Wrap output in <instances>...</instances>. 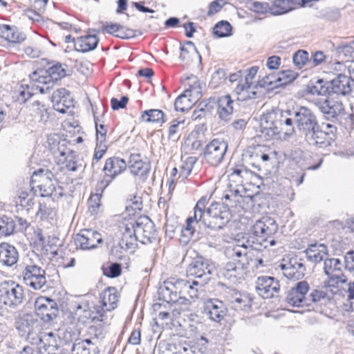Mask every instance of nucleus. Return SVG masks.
Listing matches in <instances>:
<instances>
[{"label": "nucleus", "mask_w": 354, "mask_h": 354, "mask_svg": "<svg viewBox=\"0 0 354 354\" xmlns=\"http://www.w3.org/2000/svg\"><path fill=\"white\" fill-rule=\"evenodd\" d=\"M319 124L315 112L305 106L284 110L273 109L261 119V136L266 140L288 139L296 133L295 127L305 137Z\"/></svg>", "instance_id": "1"}, {"label": "nucleus", "mask_w": 354, "mask_h": 354, "mask_svg": "<svg viewBox=\"0 0 354 354\" xmlns=\"http://www.w3.org/2000/svg\"><path fill=\"white\" fill-rule=\"evenodd\" d=\"M215 267L208 259L197 257L187 268V275L195 278L192 281L178 278H170L158 289V298L167 304L186 305L190 299L198 298L202 288L212 279Z\"/></svg>", "instance_id": "2"}, {"label": "nucleus", "mask_w": 354, "mask_h": 354, "mask_svg": "<svg viewBox=\"0 0 354 354\" xmlns=\"http://www.w3.org/2000/svg\"><path fill=\"white\" fill-rule=\"evenodd\" d=\"M278 230V225L275 220L269 216H264L257 221L252 227V233L249 235L245 245H236L229 247L226 250L227 255L232 259V261L226 263L225 276L228 278L240 277L247 269L249 261L247 257L246 249L250 247L260 250L258 246L267 248L269 246L274 245L276 241L272 239Z\"/></svg>", "instance_id": "3"}, {"label": "nucleus", "mask_w": 354, "mask_h": 354, "mask_svg": "<svg viewBox=\"0 0 354 354\" xmlns=\"http://www.w3.org/2000/svg\"><path fill=\"white\" fill-rule=\"evenodd\" d=\"M121 239L119 245L124 250H132L140 241L142 244L151 243L156 239V230L148 216H140L135 221H128L120 225Z\"/></svg>", "instance_id": "4"}, {"label": "nucleus", "mask_w": 354, "mask_h": 354, "mask_svg": "<svg viewBox=\"0 0 354 354\" xmlns=\"http://www.w3.org/2000/svg\"><path fill=\"white\" fill-rule=\"evenodd\" d=\"M54 174L47 169H39L35 171L30 180L32 191L41 197H50L53 201H58L64 196V189L56 186Z\"/></svg>", "instance_id": "5"}, {"label": "nucleus", "mask_w": 354, "mask_h": 354, "mask_svg": "<svg viewBox=\"0 0 354 354\" xmlns=\"http://www.w3.org/2000/svg\"><path fill=\"white\" fill-rule=\"evenodd\" d=\"M231 214L227 205L223 203H212L206 210L201 223L205 227L211 230L223 229L230 221Z\"/></svg>", "instance_id": "6"}, {"label": "nucleus", "mask_w": 354, "mask_h": 354, "mask_svg": "<svg viewBox=\"0 0 354 354\" xmlns=\"http://www.w3.org/2000/svg\"><path fill=\"white\" fill-rule=\"evenodd\" d=\"M337 128L331 124L323 123L313 129L305 137V140L310 145L324 149L329 147L336 138Z\"/></svg>", "instance_id": "7"}, {"label": "nucleus", "mask_w": 354, "mask_h": 354, "mask_svg": "<svg viewBox=\"0 0 354 354\" xmlns=\"http://www.w3.org/2000/svg\"><path fill=\"white\" fill-rule=\"evenodd\" d=\"M28 261L21 272L24 283L33 290H41L46 284V271L32 259Z\"/></svg>", "instance_id": "8"}, {"label": "nucleus", "mask_w": 354, "mask_h": 354, "mask_svg": "<svg viewBox=\"0 0 354 354\" xmlns=\"http://www.w3.org/2000/svg\"><path fill=\"white\" fill-rule=\"evenodd\" d=\"M24 297V288L13 281L0 283V301L2 307L15 308L22 303Z\"/></svg>", "instance_id": "9"}, {"label": "nucleus", "mask_w": 354, "mask_h": 354, "mask_svg": "<svg viewBox=\"0 0 354 354\" xmlns=\"http://www.w3.org/2000/svg\"><path fill=\"white\" fill-rule=\"evenodd\" d=\"M312 102L326 120H336L339 116L344 113L343 103L328 95L314 97Z\"/></svg>", "instance_id": "10"}, {"label": "nucleus", "mask_w": 354, "mask_h": 354, "mask_svg": "<svg viewBox=\"0 0 354 354\" xmlns=\"http://www.w3.org/2000/svg\"><path fill=\"white\" fill-rule=\"evenodd\" d=\"M15 328L20 336L32 339L40 330V324L36 316L31 313H19L15 318Z\"/></svg>", "instance_id": "11"}, {"label": "nucleus", "mask_w": 354, "mask_h": 354, "mask_svg": "<svg viewBox=\"0 0 354 354\" xmlns=\"http://www.w3.org/2000/svg\"><path fill=\"white\" fill-rule=\"evenodd\" d=\"M283 275L290 280H299L306 272L304 261L298 256L286 257L279 265Z\"/></svg>", "instance_id": "12"}, {"label": "nucleus", "mask_w": 354, "mask_h": 354, "mask_svg": "<svg viewBox=\"0 0 354 354\" xmlns=\"http://www.w3.org/2000/svg\"><path fill=\"white\" fill-rule=\"evenodd\" d=\"M227 143L218 138L213 139L205 147L203 156L210 165L217 166L221 163L227 150Z\"/></svg>", "instance_id": "13"}, {"label": "nucleus", "mask_w": 354, "mask_h": 354, "mask_svg": "<svg viewBox=\"0 0 354 354\" xmlns=\"http://www.w3.org/2000/svg\"><path fill=\"white\" fill-rule=\"evenodd\" d=\"M256 290L259 295L264 299L277 297L280 291L279 281L273 277H259L256 281Z\"/></svg>", "instance_id": "14"}, {"label": "nucleus", "mask_w": 354, "mask_h": 354, "mask_svg": "<svg viewBox=\"0 0 354 354\" xmlns=\"http://www.w3.org/2000/svg\"><path fill=\"white\" fill-rule=\"evenodd\" d=\"M35 316L44 322L48 323L55 319L58 314L57 304L49 298L40 297L35 303Z\"/></svg>", "instance_id": "15"}, {"label": "nucleus", "mask_w": 354, "mask_h": 354, "mask_svg": "<svg viewBox=\"0 0 354 354\" xmlns=\"http://www.w3.org/2000/svg\"><path fill=\"white\" fill-rule=\"evenodd\" d=\"M310 290L309 285L306 281H301L287 292L285 301L293 307L306 306L307 293Z\"/></svg>", "instance_id": "16"}, {"label": "nucleus", "mask_w": 354, "mask_h": 354, "mask_svg": "<svg viewBox=\"0 0 354 354\" xmlns=\"http://www.w3.org/2000/svg\"><path fill=\"white\" fill-rule=\"evenodd\" d=\"M228 306L236 311H248L251 307L252 299L247 293L235 289H229L225 294Z\"/></svg>", "instance_id": "17"}, {"label": "nucleus", "mask_w": 354, "mask_h": 354, "mask_svg": "<svg viewBox=\"0 0 354 354\" xmlns=\"http://www.w3.org/2000/svg\"><path fill=\"white\" fill-rule=\"evenodd\" d=\"M205 203V199L199 200L194 207V216L187 218L185 227L181 229V232L185 236H192L194 232H200L201 223L206 212L204 211Z\"/></svg>", "instance_id": "18"}, {"label": "nucleus", "mask_w": 354, "mask_h": 354, "mask_svg": "<svg viewBox=\"0 0 354 354\" xmlns=\"http://www.w3.org/2000/svg\"><path fill=\"white\" fill-rule=\"evenodd\" d=\"M102 242L100 233L91 229H83L75 237L77 247L82 250H91Z\"/></svg>", "instance_id": "19"}, {"label": "nucleus", "mask_w": 354, "mask_h": 354, "mask_svg": "<svg viewBox=\"0 0 354 354\" xmlns=\"http://www.w3.org/2000/svg\"><path fill=\"white\" fill-rule=\"evenodd\" d=\"M127 166L132 175L137 176L142 182L146 180L150 171V164L142 160L139 153L130 155Z\"/></svg>", "instance_id": "20"}, {"label": "nucleus", "mask_w": 354, "mask_h": 354, "mask_svg": "<svg viewBox=\"0 0 354 354\" xmlns=\"http://www.w3.org/2000/svg\"><path fill=\"white\" fill-rule=\"evenodd\" d=\"M330 303L331 297L325 291L313 289L306 297V306L311 307L322 313Z\"/></svg>", "instance_id": "21"}, {"label": "nucleus", "mask_w": 354, "mask_h": 354, "mask_svg": "<svg viewBox=\"0 0 354 354\" xmlns=\"http://www.w3.org/2000/svg\"><path fill=\"white\" fill-rule=\"evenodd\" d=\"M53 154L57 160V163L62 165L68 171H75L78 169V164L76 160V155L72 150L64 147V145L59 146Z\"/></svg>", "instance_id": "22"}, {"label": "nucleus", "mask_w": 354, "mask_h": 354, "mask_svg": "<svg viewBox=\"0 0 354 354\" xmlns=\"http://www.w3.org/2000/svg\"><path fill=\"white\" fill-rule=\"evenodd\" d=\"M53 108L57 111L64 113L66 110L74 106V99L65 88L55 91L51 97Z\"/></svg>", "instance_id": "23"}, {"label": "nucleus", "mask_w": 354, "mask_h": 354, "mask_svg": "<svg viewBox=\"0 0 354 354\" xmlns=\"http://www.w3.org/2000/svg\"><path fill=\"white\" fill-rule=\"evenodd\" d=\"M127 167L126 161L119 157H111L106 159L103 170L107 177L111 179L106 180L105 186L117 176L122 174Z\"/></svg>", "instance_id": "24"}, {"label": "nucleus", "mask_w": 354, "mask_h": 354, "mask_svg": "<svg viewBox=\"0 0 354 354\" xmlns=\"http://www.w3.org/2000/svg\"><path fill=\"white\" fill-rule=\"evenodd\" d=\"M204 313L211 320L218 323L225 316L227 308L221 301L210 299L205 304Z\"/></svg>", "instance_id": "25"}, {"label": "nucleus", "mask_w": 354, "mask_h": 354, "mask_svg": "<svg viewBox=\"0 0 354 354\" xmlns=\"http://www.w3.org/2000/svg\"><path fill=\"white\" fill-rule=\"evenodd\" d=\"M352 80L347 75L339 74L334 79L327 83L330 93L346 95L351 92Z\"/></svg>", "instance_id": "26"}, {"label": "nucleus", "mask_w": 354, "mask_h": 354, "mask_svg": "<svg viewBox=\"0 0 354 354\" xmlns=\"http://www.w3.org/2000/svg\"><path fill=\"white\" fill-rule=\"evenodd\" d=\"M30 86H34V91L40 93H46L53 85L49 76L44 73V71H35L30 75Z\"/></svg>", "instance_id": "27"}, {"label": "nucleus", "mask_w": 354, "mask_h": 354, "mask_svg": "<svg viewBox=\"0 0 354 354\" xmlns=\"http://www.w3.org/2000/svg\"><path fill=\"white\" fill-rule=\"evenodd\" d=\"M19 260L17 249L8 243H0V263L4 266L12 267Z\"/></svg>", "instance_id": "28"}, {"label": "nucleus", "mask_w": 354, "mask_h": 354, "mask_svg": "<svg viewBox=\"0 0 354 354\" xmlns=\"http://www.w3.org/2000/svg\"><path fill=\"white\" fill-rule=\"evenodd\" d=\"M306 257L308 261L313 263H320L325 261L328 257L327 247L324 244H311L304 251Z\"/></svg>", "instance_id": "29"}, {"label": "nucleus", "mask_w": 354, "mask_h": 354, "mask_svg": "<svg viewBox=\"0 0 354 354\" xmlns=\"http://www.w3.org/2000/svg\"><path fill=\"white\" fill-rule=\"evenodd\" d=\"M119 295L115 288L108 287L100 294V305L107 311L110 312L117 308Z\"/></svg>", "instance_id": "30"}, {"label": "nucleus", "mask_w": 354, "mask_h": 354, "mask_svg": "<svg viewBox=\"0 0 354 354\" xmlns=\"http://www.w3.org/2000/svg\"><path fill=\"white\" fill-rule=\"evenodd\" d=\"M234 101L229 95L219 97L218 100L217 113L219 118L224 122H228L231 119Z\"/></svg>", "instance_id": "31"}, {"label": "nucleus", "mask_w": 354, "mask_h": 354, "mask_svg": "<svg viewBox=\"0 0 354 354\" xmlns=\"http://www.w3.org/2000/svg\"><path fill=\"white\" fill-rule=\"evenodd\" d=\"M99 43L98 37L95 35L80 37L75 41V48L82 53H87L96 48Z\"/></svg>", "instance_id": "32"}, {"label": "nucleus", "mask_w": 354, "mask_h": 354, "mask_svg": "<svg viewBox=\"0 0 354 354\" xmlns=\"http://www.w3.org/2000/svg\"><path fill=\"white\" fill-rule=\"evenodd\" d=\"M0 36L9 42L19 43L26 39V35L19 31L16 27L8 25L0 26Z\"/></svg>", "instance_id": "33"}, {"label": "nucleus", "mask_w": 354, "mask_h": 354, "mask_svg": "<svg viewBox=\"0 0 354 354\" xmlns=\"http://www.w3.org/2000/svg\"><path fill=\"white\" fill-rule=\"evenodd\" d=\"M257 86H252L244 80L240 82L235 87L234 92L238 95V100H246L248 99L254 98L257 93L254 91Z\"/></svg>", "instance_id": "34"}, {"label": "nucleus", "mask_w": 354, "mask_h": 354, "mask_svg": "<svg viewBox=\"0 0 354 354\" xmlns=\"http://www.w3.org/2000/svg\"><path fill=\"white\" fill-rule=\"evenodd\" d=\"M107 311L101 306L95 305L86 312V322L91 320V322H102L107 323Z\"/></svg>", "instance_id": "35"}, {"label": "nucleus", "mask_w": 354, "mask_h": 354, "mask_svg": "<svg viewBox=\"0 0 354 354\" xmlns=\"http://www.w3.org/2000/svg\"><path fill=\"white\" fill-rule=\"evenodd\" d=\"M307 93L312 95H316L315 97H326L330 94V90L329 86L324 84V80L319 79L315 84L310 82L307 86Z\"/></svg>", "instance_id": "36"}, {"label": "nucleus", "mask_w": 354, "mask_h": 354, "mask_svg": "<svg viewBox=\"0 0 354 354\" xmlns=\"http://www.w3.org/2000/svg\"><path fill=\"white\" fill-rule=\"evenodd\" d=\"M140 119L145 122L163 124L165 122L164 113L159 109L146 110L142 112Z\"/></svg>", "instance_id": "37"}, {"label": "nucleus", "mask_w": 354, "mask_h": 354, "mask_svg": "<svg viewBox=\"0 0 354 354\" xmlns=\"http://www.w3.org/2000/svg\"><path fill=\"white\" fill-rule=\"evenodd\" d=\"M343 264L338 259H328L324 261V270L326 275L341 274L342 272Z\"/></svg>", "instance_id": "38"}, {"label": "nucleus", "mask_w": 354, "mask_h": 354, "mask_svg": "<svg viewBox=\"0 0 354 354\" xmlns=\"http://www.w3.org/2000/svg\"><path fill=\"white\" fill-rule=\"evenodd\" d=\"M279 80H280V77H278V74L270 73L259 80L256 86L268 91L272 90L280 87Z\"/></svg>", "instance_id": "39"}, {"label": "nucleus", "mask_w": 354, "mask_h": 354, "mask_svg": "<svg viewBox=\"0 0 354 354\" xmlns=\"http://www.w3.org/2000/svg\"><path fill=\"white\" fill-rule=\"evenodd\" d=\"M14 97L20 104L25 103L30 97L35 94L34 86L30 84H21L15 93Z\"/></svg>", "instance_id": "40"}, {"label": "nucleus", "mask_w": 354, "mask_h": 354, "mask_svg": "<svg viewBox=\"0 0 354 354\" xmlns=\"http://www.w3.org/2000/svg\"><path fill=\"white\" fill-rule=\"evenodd\" d=\"M102 270L106 277L109 278H115L122 273V266L119 263L106 262L102 266Z\"/></svg>", "instance_id": "41"}, {"label": "nucleus", "mask_w": 354, "mask_h": 354, "mask_svg": "<svg viewBox=\"0 0 354 354\" xmlns=\"http://www.w3.org/2000/svg\"><path fill=\"white\" fill-rule=\"evenodd\" d=\"M15 229V224L12 218L6 216L0 218V236H9L14 232Z\"/></svg>", "instance_id": "42"}, {"label": "nucleus", "mask_w": 354, "mask_h": 354, "mask_svg": "<svg viewBox=\"0 0 354 354\" xmlns=\"http://www.w3.org/2000/svg\"><path fill=\"white\" fill-rule=\"evenodd\" d=\"M32 344H37L39 342H41L43 341H46L48 343V348L52 347V349L49 351H54L55 348L57 349V338L56 335L53 332L49 333H44L42 337H39L37 335L36 337H32Z\"/></svg>", "instance_id": "43"}, {"label": "nucleus", "mask_w": 354, "mask_h": 354, "mask_svg": "<svg viewBox=\"0 0 354 354\" xmlns=\"http://www.w3.org/2000/svg\"><path fill=\"white\" fill-rule=\"evenodd\" d=\"M44 73L48 75L54 84V82L58 81L66 75L65 69L61 64H57L50 67Z\"/></svg>", "instance_id": "44"}, {"label": "nucleus", "mask_w": 354, "mask_h": 354, "mask_svg": "<svg viewBox=\"0 0 354 354\" xmlns=\"http://www.w3.org/2000/svg\"><path fill=\"white\" fill-rule=\"evenodd\" d=\"M15 203L17 206L19 205L28 212L34 205V198L30 196L28 192H21L16 198Z\"/></svg>", "instance_id": "45"}, {"label": "nucleus", "mask_w": 354, "mask_h": 354, "mask_svg": "<svg viewBox=\"0 0 354 354\" xmlns=\"http://www.w3.org/2000/svg\"><path fill=\"white\" fill-rule=\"evenodd\" d=\"M227 77V71L224 68H218L212 74L209 85L215 88L225 83Z\"/></svg>", "instance_id": "46"}, {"label": "nucleus", "mask_w": 354, "mask_h": 354, "mask_svg": "<svg viewBox=\"0 0 354 354\" xmlns=\"http://www.w3.org/2000/svg\"><path fill=\"white\" fill-rule=\"evenodd\" d=\"M232 26L230 24L225 21H221L217 23L213 29L214 34L218 37H225L231 35Z\"/></svg>", "instance_id": "47"}, {"label": "nucleus", "mask_w": 354, "mask_h": 354, "mask_svg": "<svg viewBox=\"0 0 354 354\" xmlns=\"http://www.w3.org/2000/svg\"><path fill=\"white\" fill-rule=\"evenodd\" d=\"M208 340L203 336H201L194 340L191 349L194 354H207Z\"/></svg>", "instance_id": "48"}, {"label": "nucleus", "mask_w": 354, "mask_h": 354, "mask_svg": "<svg viewBox=\"0 0 354 354\" xmlns=\"http://www.w3.org/2000/svg\"><path fill=\"white\" fill-rule=\"evenodd\" d=\"M88 307L86 301L82 303L75 302L71 305V308L77 319L83 322H86V312L88 311Z\"/></svg>", "instance_id": "49"}, {"label": "nucleus", "mask_w": 354, "mask_h": 354, "mask_svg": "<svg viewBox=\"0 0 354 354\" xmlns=\"http://www.w3.org/2000/svg\"><path fill=\"white\" fill-rule=\"evenodd\" d=\"M328 280L324 281V286L326 288H330V291L333 292V288H337L339 283H344L346 282V278L344 274L327 275Z\"/></svg>", "instance_id": "50"}, {"label": "nucleus", "mask_w": 354, "mask_h": 354, "mask_svg": "<svg viewBox=\"0 0 354 354\" xmlns=\"http://www.w3.org/2000/svg\"><path fill=\"white\" fill-rule=\"evenodd\" d=\"M333 46L339 55L347 56L354 52V39L350 42L342 41L337 45L333 44Z\"/></svg>", "instance_id": "51"}, {"label": "nucleus", "mask_w": 354, "mask_h": 354, "mask_svg": "<svg viewBox=\"0 0 354 354\" xmlns=\"http://www.w3.org/2000/svg\"><path fill=\"white\" fill-rule=\"evenodd\" d=\"M295 65L301 68L309 60V54L306 50H299L293 55L292 57Z\"/></svg>", "instance_id": "52"}, {"label": "nucleus", "mask_w": 354, "mask_h": 354, "mask_svg": "<svg viewBox=\"0 0 354 354\" xmlns=\"http://www.w3.org/2000/svg\"><path fill=\"white\" fill-rule=\"evenodd\" d=\"M101 195L95 194L90 196L88 201V212L91 214H96L101 206Z\"/></svg>", "instance_id": "53"}, {"label": "nucleus", "mask_w": 354, "mask_h": 354, "mask_svg": "<svg viewBox=\"0 0 354 354\" xmlns=\"http://www.w3.org/2000/svg\"><path fill=\"white\" fill-rule=\"evenodd\" d=\"M278 77H280L279 85L280 86L287 85L292 82L297 77V73L291 70L282 71L277 73Z\"/></svg>", "instance_id": "54"}, {"label": "nucleus", "mask_w": 354, "mask_h": 354, "mask_svg": "<svg viewBox=\"0 0 354 354\" xmlns=\"http://www.w3.org/2000/svg\"><path fill=\"white\" fill-rule=\"evenodd\" d=\"M189 100L187 98L186 94H182L178 96L174 102V107L177 111L185 112L189 109Z\"/></svg>", "instance_id": "55"}, {"label": "nucleus", "mask_w": 354, "mask_h": 354, "mask_svg": "<svg viewBox=\"0 0 354 354\" xmlns=\"http://www.w3.org/2000/svg\"><path fill=\"white\" fill-rule=\"evenodd\" d=\"M32 111L39 117L41 121L48 118L47 108L44 104L39 101H35L32 103Z\"/></svg>", "instance_id": "56"}, {"label": "nucleus", "mask_w": 354, "mask_h": 354, "mask_svg": "<svg viewBox=\"0 0 354 354\" xmlns=\"http://www.w3.org/2000/svg\"><path fill=\"white\" fill-rule=\"evenodd\" d=\"M252 8L254 12L257 13L264 14L270 12L272 14L273 4L270 6L266 2L254 1L252 3Z\"/></svg>", "instance_id": "57"}, {"label": "nucleus", "mask_w": 354, "mask_h": 354, "mask_svg": "<svg viewBox=\"0 0 354 354\" xmlns=\"http://www.w3.org/2000/svg\"><path fill=\"white\" fill-rule=\"evenodd\" d=\"M53 210L51 207L46 206V204L39 203V209L36 213V216L41 220L52 218Z\"/></svg>", "instance_id": "58"}, {"label": "nucleus", "mask_w": 354, "mask_h": 354, "mask_svg": "<svg viewBox=\"0 0 354 354\" xmlns=\"http://www.w3.org/2000/svg\"><path fill=\"white\" fill-rule=\"evenodd\" d=\"M24 52L29 57L37 58L41 55L42 49L39 45H32L26 46Z\"/></svg>", "instance_id": "59"}, {"label": "nucleus", "mask_w": 354, "mask_h": 354, "mask_svg": "<svg viewBox=\"0 0 354 354\" xmlns=\"http://www.w3.org/2000/svg\"><path fill=\"white\" fill-rule=\"evenodd\" d=\"M137 33L139 35L141 34V32L139 30H135L124 26L122 27L121 32L117 33L115 35L116 37L122 38V39H130L136 37L137 35Z\"/></svg>", "instance_id": "60"}, {"label": "nucleus", "mask_w": 354, "mask_h": 354, "mask_svg": "<svg viewBox=\"0 0 354 354\" xmlns=\"http://www.w3.org/2000/svg\"><path fill=\"white\" fill-rule=\"evenodd\" d=\"M72 354H91V348L84 345V342H74L71 348Z\"/></svg>", "instance_id": "61"}, {"label": "nucleus", "mask_w": 354, "mask_h": 354, "mask_svg": "<svg viewBox=\"0 0 354 354\" xmlns=\"http://www.w3.org/2000/svg\"><path fill=\"white\" fill-rule=\"evenodd\" d=\"M129 101V98L127 96H122L120 100H118L117 98L112 97L111 100V106L113 110H119L120 109L125 108L127 102Z\"/></svg>", "instance_id": "62"}, {"label": "nucleus", "mask_w": 354, "mask_h": 354, "mask_svg": "<svg viewBox=\"0 0 354 354\" xmlns=\"http://www.w3.org/2000/svg\"><path fill=\"white\" fill-rule=\"evenodd\" d=\"M231 174L238 176L242 178H245L250 171L244 165H239L230 169Z\"/></svg>", "instance_id": "63"}, {"label": "nucleus", "mask_w": 354, "mask_h": 354, "mask_svg": "<svg viewBox=\"0 0 354 354\" xmlns=\"http://www.w3.org/2000/svg\"><path fill=\"white\" fill-rule=\"evenodd\" d=\"M281 64V57L277 55H272L268 57L267 60V66L270 70L277 69Z\"/></svg>", "instance_id": "64"}]
</instances>
